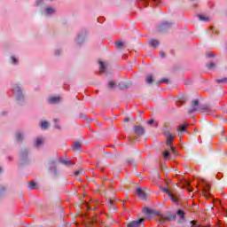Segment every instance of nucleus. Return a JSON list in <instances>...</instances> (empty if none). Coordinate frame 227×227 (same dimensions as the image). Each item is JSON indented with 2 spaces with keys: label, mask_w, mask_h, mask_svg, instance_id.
<instances>
[{
  "label": "nucleus",
  "mask_w": 227,
  "mask_h": 227,
  "mask_svg": "<svg viewBox=\"0 0 227 227\" xmlns=\"http://www.w3.org/2000/svg\"><path fill=\"white\" fill-rule=\"evenodd\" d=\"M200 184L202 185V194L204 198H206V200L212 198V194H210V184L205 179H200Z\"/></svg>",
  "instance_id": "obj_1"
},
{
  "label": "nucleus",
  "mask_w": 227,
  "mask_h": 227,
  "mask_svg": "<svg viewBox=\"0 0 227 227\" xmlns=\"http://www.w3.org/2000/svg\"><path fill=\"white\" fill-rule=\"evenodd\" d=\"M176 219V215L175 214H168L167 215H161L160 217V223L162 224L166 223V221H175Z\"/></svg>",
  "instance_id": "obj_2"
},
{
  "label": "nucleus",
  "mask_w": 227,
  "mask_h": 227,
  "mask_svg": "<svg viewBox=\"0 0 227 227\" xmlns=\"http://www.w3.org/2000/svg\"><path fill=\"white\" fill-rule=\"evenodd\" d=\"M145 219L140 218L138 221H133L129 223H128L127 227H139L141 226V223H143Z\"/></svg>",
  "instance_id": "obj_3"
},
{
  "label": "nucleus",
  "mask_w": 227,
  "mask_h": 227,
  "mask_svg": "<svg viewBox=\"0 0 227 227\" xmlns=\"http://www.w3.org/2000/svg\"><path fill=\"white\" fill-rule=\"evenodd\" d=\"M135 134H137V136H143V134H145V129H143V127L141 126H136Z\"/></svg>",
  "instance_id": "obj_4"
},
{
  "label": "nucleus",
  "mask_w": 227,
  "mask_h": 227,
  "mask_svg": "<svg viewBox=\"0 0 227 227\" xmlns=\"http://www.w3.org/2000/svg\"><path fill=\"white\" fill-rule=\"evenodd\" d=\"M167 136V145L168 146H171V144L173 143V139H175L176 137L173 136L171 134L165 135Z\"/></svg>",
  "instance_id": "obj_5"
},
{
  "label": "nucleus",
  "mask_w": 227,
  "mask_h": 227,
  "mask_svg": "<svg viewBox=\"0 0 227 227\" xmlns=\"http://www.w3.org/2000/svg\"><path fill=\"white\" fill-rule=\"evenodd\" d=\"M136 194H137V196H139V198H142V200H145V198H146V194L141 188L137 189Z\"/></svg>",
  "instance_id": "obj_6"
},
{
  "label": "nucleus",
  "mask_w": 227,
  "mask_h": 227,
  "mask_svg": "<svg viewBox=\"0 0 227 227\" xmlns=\"http://www.w3.org/2000/svg\"><path fill=\"white\" fill-rule=\"evenodd\" d=\"M61 100L59 97H51L49 98V103L50 104H58Z\"/></svg>",
  "instance_id": "obj_7"
},
{
  "label": "nucleus",
  "mask_w": 227,
  "mask_h": 227,
  "mask_svg": "<svg viewBox=\"0 0 227 227\" xmlns=\"http://www.w3.org/2000/svg\"><path fill=\"white\" fill-rule=\"evenodd\" d=\"M41 129L43 130H47V129H49V122L47 121H41Z\"/></svg>",
  "instance_id": "obj_8"
},
{
  "label": "nucleus",
  "mask_w": 227,
  "mask_h": 227,
  "mask_svg": "<svg viewBox=\"0 0 227 227\" xmlns=\"http://www.w3.org/2000/svg\"><path fill=\"white\" fill-rule=\"evenodd\" d=\"M59 162H61L62 164H66V166H70L71 164L74 165V163L68 160H65L63 158L59 159Z\"/></svg>",
  "instance_id": "obj_9"
},
{
  "label": "nucleus",
  "mask_w": 227,
  "mask_h": 227,
  "mask_svg": "<svg viewBox=\"0 0 227 227\" xmlns=\"http://www.w3.org/2000/svg\"><path fill=\"white\" fill-rule=\"evenodd\" d=\"M168 198L173 201V203H176L178 201V196L171 193Z\"/></svg>",
  "instance_id": "obj_10"
},
{
  "label": "nucleus",
  "mask_w": 227,
  "mask_h": 227,
  "mask_svg": "<svg viewBox=\"0 0 227 227\" xmlns=\"http://www.w3.org/2000/svg\"><path fill=\"white\" fill-rule=\"evenodd\" d=\"M99 72L100 74H104L106 72V65H104V62L99 61Z\"/></svg>",
  "instance_id": "obj_11"
},
{
  "label": "nucleus",
  "mask_w": 227,
  "mask_h": 227,
  "mask_svg": "<svg viewBox=\"0 0 227 227\" xmlns=\"http://www.w3.org/2000/svg\"><path fill=\"white\" fill-rule=\"evenodd\" d=\"M185 129H187V124H182L177 128L178 132H185Z\"/></svg>",
  "instance_id": "obj_12"
},
{
  "label": "nucleus",
  "mask_w": 227,
  "mask_h": 227,
  "mask_svg": "<svg viewBox=\"0 0 227 227\" xmlns=\"http://www.w3.org/2000/svg\"><path fill=\"white\" fill-rule=\"evenodd\" d=\"M199 19H200V20H202L203 22H208V20H209V18L207 16L201 15V14L199 15Z\"/></svg>",
  "instance_id": "obj_13"
},
{
  "label": "nucleus",
  "mask_w": 227,
  "mask_h": 227,
  "mask_svg": "<svg viewBox=\"0 0 227 227\" xmlns=\"http://www.w3.org/2000/svg\"><path fill=\"white\" fill-rule=\"evenodd\" d=\"M150 45L152 47H159V41L153 39L150 41Z\"/></svg>",
  "instance_id": "obj_14"
},
{
  "label": "nucleus",
  "mask_w": 227,
  "mask_h": 227,
  "mask_svg": "<svg viewBox=\"0 0 227 227\" xmlns=\"http://www.w3.org/2000/svg\"><path fill=\"white\" fill-rule=\"evenodd\" d=\"M176 214L180 217V219H184L185 218V216H184L185 213L183 210H181V209L177 210Z\"/></svg>",
  "instance_id": "obj_15"
},
{
  "label": "nucleus",
  "mask_w": 227,
  "mask_h": 227,
  "mask_svg": "<svg viewBox=\"0 0 227 227\" xmlns=\"http://www.w3.org/2000/svg\"><path fill=\"white\" fill-rule=\"evenodd\" d=\"M45 12H46V13H47V15H52V13H54V8H52V7H47L46 9H45Z\"/></svg>",
  "instance_id": "obj_16"
},
{
  "label": "nucleus",
  "mask_w": 227,
  "mask_h": 227,
  "mask_svg": "<svg viewBox=\"0 0 227 227\" xmlns=\"http://www.w3.org/2000/svg\"><path fill=\"white\" fill-rule=\"evenodd\" d=\"M146 82L148 84H152L153 82V76L152 74L147 75L146 77Z\"/></svg>",
  "instance_id": "obj_17"
},
{
  "label": "nucleus",
  "mask_w": 227,
  "mask_h": 227,
  "mask_svg": "<svg viewBox=\"0 0 227 227\" xmlns=\"http://www.w3.org/2000/svg\"><path fill=\"white\" fill-rule=\"evenodd\" d=\"M28 187L30 189H36V183H35V181H31L28 183Z\"/></svg>",
  "instance_id": "obj_18"
},
{
  "label": "nucleus",
  "mask_w": 227,
  "mask_h": 227,
  "mask_svg": "<svg viewBox=\"0 0 227 227\" xmlns=\"http://www.w3.org/2000/svg\"><path fill=\"white\" fill-rule=\"evenodd\" d=\"M74 148H75V150H81V143L74 142Z\"/></svg>",
  "instance_id": "obj_19"
},
{
  "label": "nucleus",
  "mask_w": 227,
  "mask_h": 227,
  "mask_svg": "<svg viewBox=\"0 0 227 227\" xmlns=\"http://www.w3.org/2000/svg\"><path fill=\"white\" fill-rule=\"evenodd\" d=\"M43 143V140L42 138H37L35 141V146H40Z\"/></svg>",
  "instance_id": "obj_20"
},
{
  "label": "nucleus",
  "mask_w": 227,
  "mask_h": 227,
  "mask_svg": "<svg viewBox=\"0 0 227 227\" xmlns=\"http://www.w3.org/2000/svg\"><path fill=\"white\" fill-rule=\"evenodd\" d=\"M186 189L189 192H192V187H191L189 182H186Z\"/></svg>",
  "instance_id": "obj_21"
},
{
  "label": "nucleus",
  "mask_w": 227,
  "mask_h": 227,
  "mask_svg": "<svg viewBox=\"0 0 227 227\" xmlns=\"http://www.w3.org/2000/svg\"><path fill=\"white\" fill-rule=\"evenodd\" d=\"M192 227H210V225L203 226V225H196V221H192Z\"/></svg>",
  "instance_id": "obj_22"
},
{
  "label": "nucleus",
  "mask_w": 227,
  "mask_h": 227,
  "mask_svg": "<svg viewBox=\"0 0 227 227\" xmlns=\"http://www.w3.org/2000/svg\"><path fill=\"white\" fill-rule=\"evenodd\" d=\"M163 192H165V194H168V196L171 195V192L168 189V188H162Z\"/></svg>",
  "instance_id": "obj_23"
},
{
  "label": "nucleus",
  "mask_w": 227,
  "mask_h": 227,
  "mask_svg": "<svg viewBox=\"0 0 227 227\" xmlns=\"http://www.w3.org/2000/svg\"><path fill=\"white\" fill-rule=\"evenodd\" d=\"M207 67L209 68V70H212L213 68H215V64L210 62V63L207 65Z\"/></svg>",
  "instance_id": "obj_24"
},
{
  "label": "nucleus",
  "mask_w": 227,
  "mask_h": 227,
  "mask_svg": "<svg viewBox=\"0 0 227 227\" xmlns=\"http://www.w3.org/2000/svg\"><path fill=\"white\" fill-rule=\"evenodd\" d=\"M115 45L118 49H120V47H123V42H117L115 43Z\"/></svg>",
  "instance_id": "obj_25"
},
{
  "label": "nucleus",
  "mask_w": 227,
  "mask_h": 227,
  "mask_svg": "<svg viewBox=\"0 0 227 227\" xmlns=\"http://www.w3.org/2000/svg\"><path fill=\"white\" fill-rule=\"evenodd\" d=\"M16 138L18 139V141H22V139H23L22 134L18 133L16 136Z\"/></svg>",
  "instance_id": "obj_26"
},
{
  "label": "nucleus",
  "mask_w": 227,
  "mask_h": 227,
  "mask_svg": "<svg viewBox=\"0 0 227 227\" xmlns=\"http://www.w3.org/2000/svg\"><path fill=\"white\" fill-rule=\"evenodd\" d=\"M163 157H164L165 159H168V157H169V152H168V151H164V152H163Z\"/></svg>",
  "instance_id": "obj_27"
},
{
  "label": "nucleus",
  "mask_w": 227,
  "mask_h": 227,
  "mask_svg": "<svg viewBox=\"0 0 227 227\" xmlns=\"http://www.w3.org/2000/svg\"><path fill=\"white\" fill-rule=\"evenodd\" d=\"M216 82H227V78H223V79H220V80H216Z\"/></svg>",
  "instance_id": "obj_28"
},
{
  "label": "nucleus",
  "mask_w": 227,
  "mask_h": 227,
  "mask_svg": "<svg viewBox=\"0 0 227 227\" xmlns=\"http://www.w3.org/2000/svg\"><path fill=\"white\" fill-rule=\"evenodd\" d=\"M162 82H165L166 84H168V82H169V80L164 78L161 81H160V84H162Z\"/></svg>",
  "instance_id": "obj_29"
},
{
  "label": "nucleus",
  "mask_w": 227,
  "mask_h": 227,
  "mask_svg": "<svg viewBox=\"0 0 227 227\" xmlns=\"http://www.w3.org/2000/svg\"><path fill=\"white\" fill-rule=\"evenodd\" d=\"M192 104L193 107H196V106H198L199 101L194 100V101L192 102Z\"/></svg>",
  "instance_id": "obj_30"
},
{
  "label": "nucleus",
  "mask_w": 227,
  "mask_h": 227,
  "mask_svg": "<svg viewBox=\"0 0 227 227\" xmlns=\"http://www.w3.org/2000/svg\"><path fill=\"white\" fill-rule=\"evenodd\" d=\"M114 86H115L114 82H109V88H114Z\"/></svg>",
  "instance_id": "obj_31"
},
{
  "label": "nucleus",
  "mask_w": 227,
  "mask_h": 227,
  "mask_svg": "<svg viewBox=\"0 0 227 227\" xmlns=\"http://www.w3.org/2000/svg\"><path fill=\"white\" fill-rule=\"evenodd\" d=\"M213 203H219V205H222L223 202L216 199L213 200Z\"/></svg>",
  "instance_id": "obj_32"
},
{
  "label": "nucleus",
  "mask_w": 227,
  "mask_h": 227,
  "mask_svg": "<svg viewBox=\"0 0 227 227\" xmlns=\"http://www.w3.org/2000/svg\"><path fill=\"white\" fill-rule=\"evenodd\" d=\"M148 125H153V119H151L147 121Z\"/></svg>",
  "instance_id": "obj_33"
},
{
  "label": "nucleus",
  "mask_w": 227,
  "mask_h": 227,
  "mask_svg": "<svg viewBox=\"0 0 227 227\" xmlns=\"http://www.w3.org/2000/svg\"><path fill=\"white\" fill-rule=\"evenodd\" d=\"M85 227H93V223H89L85 225Z\"/></svg>",
  "instance_id": "obj_34"
},
{
  "label": "nucleus",
  "mask_w": 227,
  "mask_h": 227,
  "mask_svg": "<svg viewBox=\"0 0 227 227\" xmlns=\"http://www.w3.org/2000/svg\"><path fill=\"white\" fill-rule=\"evenodd\" d=\"M196 111H197V109L195 107H193L192 110L189 111V113L191 114V113H194Z\"/></svg>",
  "instance_id": "obj_35"
},
{
  "label": "nucleus",
  "mask_w": 227,
  "mask_h": 227,
  "mask_svg": "<svg viewBox=\"0 0 227 227\" xmlns=\"http://www.w3.org/2000/svg\"><path fill=\"white\" fill-rule=\"evenodd\" d=\"M170 150H171L172 152H175V150H176V148L175 146H170Z\"/></svg>",
  "instance_id": "obj_36"
},
{
  "label": "nucleus",
  "mask_w": 227,
  "mask_h": 227,
  "mask_svg": "<svg viewBox=\"0 0 227 227\" xmlns=\"http://www.w3.org/2000/svg\"><path fill=\"white\" fill-rule=\"evenodd\" d=\"M208 58H212L214 56V53H207Z\"/></svg>",
  "instance_id": "obj_37"
},
{
  "label": "nucleus",
  "mask_w": 227,
  "mask_h": 227,
  "mask_svg": "<svg viewBox=\"0 0 227 227\" xmlns=\"http://www.w3.org/2000/svg\"><path fill=\"white\" fill-rule=\"evenodd\" d=\"M12 63H17V59H15V58H12Z\"/></svg>",
  "instance_id": "obj_38"
},
{
  "label": "nucleus",
  "mask_w": 227,
  "mask_h": 227,
  "mask_svg": "<svg viewBox=\"0 0 227 227\" xmlns=\"http://www.w3.org/2000/svg\"><path fill=\"white\" fill-rule=\"evenodd\" d=\"M224 216L227 217V209H224Z\"/></svg>",
  "instance_id": "obj_39"
},
{
  "label": "nucleus",
  "mask_w": 227,
  "mask_h": 227,
  "mask_svg": "<svg viewBox=\"0 0 227 227\" xmlns=\"http://www.w3.org/2000/svg\"><path fill=\"white\" fill-rule=\"evenodd\" d=\"M74 175L77 176V175H79V171L74 172Z\"/></svg>",
  "instance_id": "obj_40"
},
{
  "label": "nucleus",
  "mask_w": 227,
  "mask_h": 227,
  "mask_svg": "<svg viewBox=\"0 0 227 227\" xmlns=\"http://www.w3.org/2000/svg\"><path fill=\"white\" fill-rule=\"evenodd\" d=\"M204 111H208V107H205V108H204Z\"/></svg>",
  "instance_id": "obj_41"
},
{
  "label": "nucleus",
  "mask_w": 227,
  "mask_h": 227,
  "mask_svg": "<svg viewBox=\"0 0 227 227\" xmlns=\"http://www.w3.org/2000/svg\"><path fill=\"white\" fill-rule=\"evenodd\" d=\"M124 121H129V118L124 119Z\"/></svg>",
  "instance_id": "obj_42"
},
{
  "label": "nucleus",
  "mask_w": 227,
  "mask_h": 227,
  "mask_svg": "<svg viewBox=\"0 0 227 227\" xmlns=\"http://www.w3.org/2000/svg\"><path fill=\"white\" fill-rule=\"evenodd\" d=\"M86 207H87L88 210H90V207L88 205H86Z\"/></svg>",
  "instance_id": "obj_43"
},
{
  "label": "nucleus",
  "mask_w": 227,
  "mask_h": 227,
  "mask_svg": "<svg viewBox=\"0 0 227 227\" xmlns=\"http://www.w3.org/2000/svg\"><path fill=\"white\" fill-rule=\"evenodd\" d=\"M161 56H162V58H164V53L163 52H161Z\"/></svg>",
  "instance_id": "obj_44"
},
{
  "label": "nucleus",
  "mask_w": 227,
  "mask_h": 227,
  "mask_svg": "<svg viewBox=\"0 0 227 227\" xmlns=\"http://www.w3.org/2000/svg\"><path fill=\"white\" fill-rule=\"evenodd\" d=\"M0 171H1V168H0Z\"/></svg>",
  "instance_id": "obj_45"
}]
</instances>
